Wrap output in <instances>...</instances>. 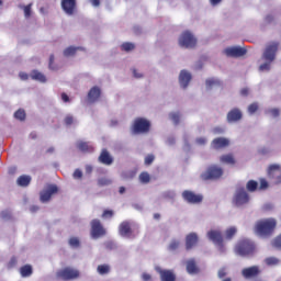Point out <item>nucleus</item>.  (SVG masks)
I'll return each instance as SVG.
<instances>
[{"label":"nucleus","instance_id":"nucleus-39","mask_svg":"<svg viewBox=\"0 0 281 281\" xmlns=\"http://www.w3.org/2000/svg\"><path fill=\"white\" fill-rule=\"evenodd\" d=\"M139 181L140 183H150V175L146 171L142 172L139 175Z\"/></svg>","mask_w":281,"mask_h":281},{"label":"nucleus","instance_id":"nucleus-41","mask_svg":"<svg viewBox=\"0 0 281 281\" xmlns=\"http://www.w3.org/2000/svg\"><path fill=\"white\" fill-rule=\"evenodd\" d=\"M272 247L281 249V233L272 240Z\"/></svg>","mask_w":281,"mask_h":281},{"label":"nucleus","instance_id":"nucleus-59","mask_svg":"<svg viewBox=\"0 0 281 281\" xmlns=\"http://www.w3.org/2000/svg\"><path fill=\"white\" fill-rule=\"evenodd\" d=\"M263 210H265L266 212H269V210H273V204H265V205H263Z\"/></svg>","mask_w":281,"mask_h":281},{"label":"nucleus","instance_id":"nucleus-43","mask_svg":"<svg viewBox=\"0 0 281 281\" xmlns=\"http://www.w3.org/2000/svg\"><path fill=\"white\" fill-rule=\"evenodd\" d=\"M74 122H75V119H74V115H71V114L66 115L64 119V124L66 126H71V124H74Z\"/></svg>","mask_w":281,"mask_h":281},{"label":"nucleus","instance_id":"nucleus-56","mask_svg":"<svg viewBox=\"0 0 281 281\" xmlns=\"http://www.w3.org/2000/svg\"><path fill=\"white\" fill-rule=\"evenodd\" d=\"M19 76L21 80H27L30 78V76L26 72H20Z\"/></svg>","mask_w":281,"mask_h":281},{"label":"nucleus","instance_id":"nucleus-35","mask_svg":"<svg viewBox=\"0 0 281 281\" xmlns=\"http://www.w3.org/2000/svg\"><path fill=\"white\" fill-rule=\"evenodd\" d=\"M265 262L268 267H276V265L280 263V260L276 257H268L265 259Z\"/></svg>","mask_w":281,"mask_h":281},{"label":"nucleus","instance_id":"nucleus-15","mask_svg":"<svg viewBox=\"0 0 281 281\" xmlns=\"http://www.w3.org/2000/svg\"><path fill=\"white\" fill-rule=\"evenodd\" d=\"M119 234L124 238H131V236H133V228L131 227V222H122L119 226Z\"/></svg>","mask_w":281,"mask_h":281},{"label":"nucleus","instance_id":"nucleus-44","mask_svg":"<svg viewBox=\"0 0 281 281\" xmlns=\"http://www.w3.org/2000/svg\"><path fill=\"white\" fill-rule=\"evenodd\" d=\"M111 183H113V181H111L109 178H100L98 180L99 186H111Z\"/></svg>","mask_w":281,"mask_h":281},{"label":"nucleus","instance_id":"nucleus-61","mask_svg":"<svg viewBox=\"0 0 281 281\" xmlns=\"http://www.w3.org/2000/svg\"><path fill=\"white\" fill-rule=\"evenodd\" d=\"M54 59H55L54 55H50L49 56V69H54V67L52 66V65H54Z\"/></svg>","mask_w":281,"mask_h":281},{"label":"nucleus","instance_id":"nucleus-33","mask_svg":"<svg viewBox=\"0 0 281 281\" xmlns=\"http://www.w3.org/2000/svg\"><path fill=\"white\" fill-rule=\"evenodd\" d=\"M236 232H238V229H236V227H234V226L227 228L225 231L226 240H232V238H234V236H236Z\"/></svg>","mask_w":281,"mask_h":281},{"label":"nucleus","instance_id":"nucleus-29","mask_svg":"<svg viewBox=\"0 0 281 281\" xmlns=\"http://www.w3.org/2000/svg\"><path fill=\"white\" fill-rule=\"evenodd\" d=\"M31 182L32 177L30 176H20L18 178V186H20L21 188H27V186H30Z\"/></svg>","mask_w":281,"mask_h":281},{"label":"nucleus","instance_id":"nucleus-5","mask_svg":"<svg viewBox=\"0 0 281 281\" xmlns=\"http://www.w3.org/2000/svg\"><path fill=\"white\" fill-rule=\"evenodd\" d=\"M249 193H247L245 188L239 187L235 191L232 203L236 207H243V205H247V203H249Z\"/></svg>","mask_w":281,"mask_h":281},{"label":"nucleus","instance_id":"nucleus-27","mask_svg":"<svg viewBox=\"0 0 281 281\" xmlns=\"http://www.w3.org/2000/svg\"><path fill=\"white\" fill-rule=\"evenodd\" d=\"M31 78L32 80H37L38 82H47V77H45V75L38 70H33L31 72Z\"/></svg>","mask_w":281,"mask_h":281},{"label":"nucleus","instance_id":"nucleus-52","mask_svg":"<svg viewBox=\"0 0 281 281\" xmlns=\"http://www.w3.org/2000/svg\"><path fill=\"white\" fill-rule=\"evenodd\" d=\"M217 276L221 280H223V278H225V276H227V270H225V268H222L218 270Z\"/></svg>","mask_w":281,"mask_h":281},{"label":"nucleus","instance_id":"nucleus-30","mask_svg":"<svg viewBox=\"0 0 281 281\" xmlns=\"http://www.w3.org/2000/svg\"><path fill=\"white\" fill-rule=\"evenodd\" d=\"M269 175L278 177V181H281V168L279 165H271L269 167Z\"/></svg>","mask_w":281,"mask_h":281},{"label":"nucleus","instance_id":"nucleus-16","mask_svg":"<svg viewBox=\"0 0 281 281\" xmlns=\"http://www.w3.org/2000/svg\"><path fill=\"white\" fill-rule=\"evenodd\" d=\"M156 271L159 273L161 281H177V274L172 270L156 268Z\"/></svg>","mask_w":281,"mask_h":281},{"label":"nucleus","instance_id":"nucleus-37","mask_svg":"<svg viewBox=\"0 0 281 281\" xmlns=\"http://www.w3.org/2000/svg\"><path fill=\"white\" fill-rule=\"evenodd\" d=\"M78 49H80V48L79 47L70 46V47H68V48H66L64 50V56H66V57L75 56L76 52H78Z\"/></svg>","mask_w":281,"mask_h":281},{"label":"nucleus","instance_id":"nucleus-1","mask_svg":"<svg viewBox=\"0 0 281 281\" xmlns=\"http://www.w3.org/2000/svg\"><path fill=\"white\" fill-rule=\"evenodd\" d=\"M279 47H280V43L278 42H271L266 46L262 58L267 63L260 65L259 67L260 71H269V69H271V64L273 63V60H276V54H278Z\"/></svg>","mask_w":281,"mask_h":281},{"label":"nucleus","instance_id":"nucleus-13","mask_svg":"<svg viewBox=\"0 0 281 281\" xmlns=\"http://www.w3.org/2000/svg\"><path fill=\"white\" fill-rule=\"evenodd\" d=\"M260 273L261 271L259 266H251L241 270V276L245 278V280H252V278H258Z\"/></svg>","mask_w":281,"mask_h":281},{"label":"nucleus","instance_id":"nucleus-19","mask_svg":"<svg viewBox=\"0 0 281 281\" xmlns=\"http://www.w3.org/2000/svg\"><path fill=\"white\" fill-rule=\"evenodd\" d=\"M98 160L103 166H111L113 164V156H111L108 149H102Z\"/></svg>","mask_w":281,"mask_h":281},{"label":"nucleus","instance_id":"nucleus-23","mask_svg":"<svg viewBox=\"0 0 281 281\" xmlns=\"http://www.w3.org/2000/svg\"><path fill=\"white\" fill-rule=\"evenodd\" d=\"M196 243H199V236L196 233H191L186 237V249L190 251L192 247H195Z\"/></svg>","mask_w":281,"mask_h":281},{"label":"nucleus","instance_id":"nucleus-28","mask_svg":"<svg viewBox=\"0 0 281 281\" xmlns=\"http://www.w3.org/2000/svg\"><path fill=\"white\" fill-rule=\"evenodd\" d=\"M20 273L22 278H30L32 273H34V270L32 269V266L30 265H24L20 268Z\"/></svg>","mask_w":281,"mask_h":281},{"label":"nucleus","instance_id":"nucleus-31","mask_svg":"<svg viewBox=\"0 0 281 281\" xmlns=\"http://www.w3.org/2000/svg\"><path fill=\"white\" fill-rule=\"evenodd\" d=\"M97 271L99 276H106L108 273H111V266L106 263L99 265L97 268Z\"/></svg>","mask_w":281,"mask_h":281},{"label":"nucleus","instance_id":"nucleus-3","mask_svg":"<svg viewBox=\"0 0 281 281\" xmlns=\"http://www.w3.org/2000/svg\"><path fill=\"white\" fill-rule=\"evenodd\" d=\"M256 251V244L249 239H241L235 246V254L237 256H254Z\"/></svg>","mask_w":281,"mask_h":281},{"label":"nucleus","instance_id":"nucleus-14","mask_svg":"<svg viewBox=\"0 0 281 281\" xmlns=\"http://www.w3.org/2000/svg\"><path fill=\"white\" fill-rule=\"evenodd\" d=\"M57 192H58V187H56L55 184L48 186L46 190L41 192L40 199L42 203H47V201L52 199V195L56 194Z\"/></svg>","mask_w":281,"mask_h":281},{"label":"nucleus","instance_id":"nucleus-45","mask_svg":"<svg viewBox=\"0 0 281 281\" xmlns=\"http://www.w3.org/2000/svg\"><path fill=\"white\" fill-rule=\"evenodd\" d=\"M70 247H80V240L77 237H72L69 239Z\"/></svg>","mask_w":281,"mask_h":281},{"label":"nucleus","instance_id":"nucleus-7","mask_svg":"<svg viewBox=\"0 0 281 281\" xmlns=\"http://www.w3.org/2000/svg\"><path fill=\"white\" fill-rule=\"evenodd\" d=\"M150 131V121L144 119V117H137L135 119L133 126H132V132L134 135H139L142 133H148Z\"/></svg>","mask_w":281,"mask_h":281},{"label":"nucleus","instance_id":"nucleus-8","mask_svg":"<svg viewBox=\"0 0 281 281\" xmlns=\"http://www.w3.org/2000/svg\"><path fill=\"white\" fill-rule=\"evenodd\" d=\"M179 45L180 47H186L187 49L196 47V37H194L190 31H186L179 37Z\"/></svg>","mask_w":281,"mask_h":281},{"label":"nucleus","instance_id":"nucleus-42","mask_svg":"<svg viewBox=\"0 0 281 281\" xmlns=\"http://www.w3.org/2000/svg\"><path fill=\"white\" fill-rule=\"evenodd\" d=\"M170 120H172L173 124H179L181 120V115L177 112L170 113L169 114Z\"/></svg>","mask_w":281,"mask_h":281},{"label":"nucleus","instance_id":"nucleus-36","mask_svg":"<svg viewBox=\"0 0 281 281\" xmlns=\"http://www.w3.org/2000/svg\"><path fill=\"white\" fill-rule=\"evenodd\" d=\"M14 117L15 120H20V122H24L26 114H25V110L23 109H19L15 113H14Z\"/></svg>","mask_w":281,"mask_h":281},{"label":"nucleus","instance_id":"nucleus-38","mask_svg":"<svg viewBox=\"0 0 281 281\" xmlns=\"http://www.w3.org/2000/svg\"><path fill=\"white\" fill-rule=\"evenodd\" d=\"M207 89H212V87H221V80L218 79H207L206 80Z\"/></svg>","mask_w":281,"mask_h":281},{"label":"nucleus","instance_id":"nucleus-63","mask_svg":"<svg viewBox=\"0 0 281 281\" xmlns=\"http://www.w3.org/2000/svg\"><path fill=\"white\" fill-rule=\"evenodd\" d=\"M213 133H215V134H221V133H223V128H221V127H215V128L213 130Z\"/></svg>","mask_w":281,"mask_h":281},{"label":"nucleus","instance_id":"nucleus-62","mask_svg":"<svg viewBox=\"0 0 281 281\" xmlns=\"http://www.w3.org/2000/svg\"><path fill=\"white\" fill-rule=\"evenodd\" d=\"M206 139L203 137L196 138V143L200 144L201 146H203V144H205Z\"/></svg>","mask_w":281,"mask_h":281},{"label":"nucleus","instance_id":"nucleus-12","mask_svg":"<svg viewBox=\"0 0 281 281\" xmlns=\"http://www.w3.org/2000/svg\"><path fill=\"white\" fill-rule=\"evenodd\" d=\"M182 199H184L187 203H191L192 205H194L198 203H202L203 195L186 190L182 192Z\"/></svg>","mask_w":281,"mask_h":281},{"label":"nucleus","instance_id":"nucleus-40","mask_svg":"<svg viewBox=\"0 0 281 281\" xmlns=\"http://www.w3.org/2000/svg\"><path fill=\"white\" fill-rule=\"evenodd\" d=\"M20 8H22L24 10L25 19H30V16H32V4H27L25 7L20 5Z\"/></svg>","mask_w":281,"mask_h":281},{"label":"nucleus","instance_id":"nucleus-47","mask_svg":"<svg viewBox=\"0 0 281 281\" xmlns=\"http://www.w3.org/2000/svg\"><path fill=\"white\" fill-rule=\"evenodd\" d=\"M256 111H258V103H251L248 106V113H250V115H254V113H256Z\"/></svg>","mask_w":281,"mask_h":281},{"label":"nucleus","instance_id":"nucleus-34","mask_svg":"<svg viewBox=\"0 0 281 281\" xmlns=\"http://www.w3.org/2000/svg\"><path fill=\"white\" fill-rule=\"evenodd\" d=\"M122 52H133L135 49V44L131 42H125L121 45Z\"/></svg>","mask_w":281,"mask_h":281},{"label":"nucleus","instance_id":"nucleus-48","mask_svg":"<svg viewBox=\"0 0 281 281\" xmlns=\"http://www.w3.org/2000/svg\"><path fill=\"white\" fill-rule=\"evenodd\" d=\"M153 161H155V156L153 155H147L145 157V166H150V164H153Z\"/></svg>","mask_w":281,"mask_h":281},{"label":"nucleus","instance_id":"nucleus-26","mask_svg":"<svg viewBox=\"0 0 281 281\" xmlns=\"http://www.w3.org/2000/svg\"><path fill=\"white\" fill-rule=\"evenodd\" d=\"M221 164H227L228 166H234L236 164V158L234 154H225L220 157Z\"/></svg>","mask_w":281,"mask_h":281},{"label":"nucleus","instance_id":"nucleus-6","mask_svg":"<svg viewBox=\"0 0 281 281\" xmlns=\"http://www.w3.org/2000/svg\"><path fill=\"white\" fill-rule=\"evenodd\" d=\"M56 278L58 280H65V281L78 280V278H80V271L71 267H66L56 272Z\"/></svg>","mask_w":281,"mask_h":281},{"label":"nucleus","instance_id":"nucleus-55","mask_svg":"<svg viewBox=\"0 0 281 281\" xmlns=\"http://www.w3.org/2000/svg\"><path fill=\"white\" fill-rule=\"evenodd\" d=\"M240 95H244V98H247V95H249V88H243L240 90Z\"/></svg>","mask_w":281,"mask_h":281},{"label":"nucleus","instance_id":"nucleus-21","mask_svg":"<svg viewBox=\"0 0 281 281\" xmlns=\"http://www.w3.org/2000/svg\"><path fill=\"white\" fill-rule=\"evenodd\" d=\"M212 146L215 150H221V148H227L229 146V140L225 137H217L212 140Z\"/></svg>","mask_w":281,"mask_h":281},{"label":"nucleus","instance_id":"nucleus-25","mask_svg":"<svg viewBox=\"0 0 281 281\" xmlns=\"http://www.w3.org/2000/svg\"><path fill=\"white\" fill-rule=\"evenodd\" d=\"M77 148L81 153H93L95 150L93 145H91L89 142H83V140H79L77 143Z\"/></svg>","mask_w":281,"mask_h":281},{"label":"nucleus","instance_id":"nucleus-4","mask_svg":"<svg viewBox=\"0 0 281 281\" xmlns=\"http://www.w3.org/2000/svg\"><path fill=\"white\" fill-rule=\"evenodd\" d=\"M223 177V168L212 165L201 175L202 181H216Z\"/></svg>","mask_w":281,"mask_h":281},{"label":"nucleus","instance_id":"nucleus-9","mask_svg":"<svg viewBox=\"0 0 281 281\" xmlns=\"http://www.w3.org/2000/svg\"><path fill=\"white\" fill-rule=\"evenodd\" d=\"M91 236L92 238H102V236H106V229H104L100 220L91 221Z\"/></svg>","mask_w":281,"mask_h":281},{"label":"nucleus","instance_id":"nucleus-24","mask_svg":"<svg viewBox=\"0 0 281 281\" xmlns=\"http://www.w3.org/2000/svg\"><path fill=\"white\" fill-rule=\"evenodd\" d=\"M100 95H102V90H100L98 86H94L88 92V100L90 102H97V100L100 99Z\"/></svg>","mask_w":281,"mask_h":281},{"label":"nucleus","instance_id":"nucleus-49","mask_svg":"<svg viewBox=\"0 0 281 281\" xmlns=\"http://www.w3.org/2000/svg\"><path fill=\"white\" fill-rule=\"evenodd\" d=\"M74 179H82V170L76 169L72 173Z\"/></svg>","mask_w":281,"mask_h":281},{"label":"nucleus","instance_id":"nucleus-58","mask_svg":"<svg viewBox=\"0 0 281 281\" xmlns=\"http://www.w3.org/2000/svg\"><path fill=\"white\" fill-rule=\"evenodd\" d=\"M94 8H99L100 0H89Z\"/></svg>","mask_w":281,"mask_h":281},{"label":"nucleus","instance_id":"nucleus-54","mask_svg":"<svg viewBox=\"0 0 281 281\" xmlns=\"http://www.w3.org/2000/svg\"><path fill=\"white\" fill-rule=\"evenodd\" d=\"M142 279H143L144 281H150V280H153V277H151L150 274L144 272V273L142 274Z\"/></svg>","mask_w":281,"mask_h":281},{"label":"nucleus","instance_id":"nucleus-53","mask_svg":"<svg viewBox=\"0 0 281 281\" xmlns=\"http://www.w3.org/2000/svg\"><path fill=\"white\" fill-rule=\"evenodd\" d=\"M179 247V241H172L169 245V249H171V251H175V249H177Z\"/></svg>","mask_w":281,"mask_h":281},{"label":"nucleus","instance_id":"nucleus-20","mask_svg":"<svg viewBox=\"0 0 281 281\" xmlns=\"http://www.w3.org/2000/svg\"><path fill=\"white\" fill-rule=\"evenodd\" d=\"M190 80H192V75L187 70H181L179 76L180 87H182V89H188V86L190 85Z\"/></svg>","mask_w":281,"mask_h":281},{"label":"nucleus","instance_id":"nucleus-57","mask_svg":"<svg viewBox=\"0 0 281 281\" xmlns=\"http://www.w3.org/2000/svg\"><path fill=\"white\" fill-rule=\"evenodd\" d=\"M61 100H63V102H69V95H67V93L63 92Z\"/></svg>","mask_w":281,"mask_h":281},{"label":"nucleus","instance_id":"nucleus-51","mask_svg":"<svg viewBox=\"0 0 281 281\" xmlns=\"http://www.w3.org/2000/svg\"><path fill=\"white\" fill-rule=\"evenodd\" d=\"M269 113L272 115V117H279L280 116V110L274 108L269 110Z\"/></svg>","mask_w":281,"mask_h":281},{"label":"nucleus","instance_id":"nucleus-2","mask_svg":"<svg viewBox=\"0 0 281 281\" xmlns=\"http://www.w3.org/2000/svg\"><path fill=\"white\" fill-rule=\"evenodd\" d=\"M278 225V222L276 221V218H267L263 221H259L256 224V233L259 236H271V234H273V232L276 231V227Z\"/></svg>","mask_w":281,"mask_h":281},{"label":"nucleus","instance_id":"nucleus-10","mask_svg":"<svg viewBox=\"0 0 281 281\" xmlns=\"http://www.w3.org/2000/svg\"><path fill=\"white\" fill-rule=\"evenodd\" d=\"M207 237L218 247L220 251H225V244H223V234L221 231H210Z\"/></svg>","mask_w":281,"mask_h":281},{"label":"nucleus","instance_id":"nucleus-46","mask_svg":"<svg viewBox=\"0 0 281 281\" xmlns=\"http://www.w3.org/2000/svg\"><path fill=\"white\" fill-rule=\"evenodd\" d=\"M113 210H104L102 213V218H113Z\"/></svg>","mask_w":281,"mask_h":281},{"label":"nucleus","instance_id":"nucleus-64","mask_svg":"<svg viewBox=\"0 0 281 281\" xmlns=\"http://www.w3.org/2000/svg\"><path fill=\"white\" fill-rule=\"evenodd\" d=\"M266 21H267V23H271L273 21V15H271V14L267 15Z\"/></svg>","mask_w":281,"mask_h":281},{"label":"nucleus","instance_id":"nucleus-50","mask_svg":"<svg viewBox=\"0 0 281 281\" xmlns=\"http://www.w3.org/2000/svg\"><path fill=\"white\" fill-rule=\"evenodd\" d=\"M267 188H269V182H267L265 179H261L259 190H267Z\"/></svg>","mask_w":281,"mask_h":281},{"label":"nucleus","instance_id":"nucleus-32","mask_svg":"<svg viewBox=\"0 0 281 281\" xmlns=\"http://www.w3.org/2000/svg\"><path fill=\"white\" fill-rule=\"evenodd\" d=\"M246 190H248V192H256V190H258V181L249 180L246 183Z\"/></svg>","mask_w":281,"mask_h":281},{"label":"nucleus","instance_id":"nucleus-60","mask_svg":"<svg viewBox=\"0 0 281 281\" xmlns=\"http://www.w3.org/2000/svg\"><path fill=\"white\" fill-rule=\"evenodd\" d=\"M16 265V257L11 258L9 267H14Z\"/></svg>","mask_w":281,"mask_h":281},{"label":"nucleus","instance_id":"nucleus-17","mask_svg":"<svg viewBox=\"0 0 281 281\" xmlns=\"http://www.w3.org/2000/svg\"><path fill=\"white\" fill-rule=\"evenodd\" d=\"M226 117L229 124L234 122H240V120H243V112L240 111V109L235 108L227 113Z\"/></svg>","mask_w":281,"mask_h":281},{"label":"nucleus","instance_id":"nucleus-18","mask_svg":"<svg viewBox=\"0 0 281 281\" xmlns=\"http://www.w3.org/2000/svg\"><path fill=\"white\" fill-rule=\"evenodd\" d=\"M226 56H232L233 58H240L247 54V49L243 47H231L225 49Z\"/></svg>","mask_w":281,"mask_h":281},{"label":"nucleus","instance_id":"nucleus-11","mask_svg":"<svg viewBox=\"0 0 281 281\" xmlns=\"http://www.w3.org/2000/svg\"><path fill=\"white\" fill-rule=\"evenodd\" d=\"M60 5L65 14L71 16L76 14V10H78V0H61Z\"/></svg>","mask_w":281,"mask_h":281},{"label":"nucleus","instance_id":"nucleus-22","mask_svg":"<svg viewBox=\"0 0 281 281\" xmlns=\"http://www.w3.org/2000/svg\"><path fill=\"white\" fill-rule=\"evenodd\" d=\"M187 273L190 276H196L198 273H201V269L199 266H196V260L194 259H189L187 261Z\"/></svg>","mask_w":281,"mask_h":281}]
</instances>
